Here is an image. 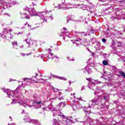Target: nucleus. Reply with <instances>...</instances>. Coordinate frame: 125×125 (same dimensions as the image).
<instances>
[{
  "label": "nucleus",
  "instance_id": "nucleus-48",
  "mask_svg": "<svg viewBox=\"0 0 125 125\" xmlns=\"http://www.w3.org/2000/svg\"><path fill=\"white\" fill-rule=\"evenodd\" d=\"M48 58H50V57H49V55H48Z\"/></svg>",
  "mask_w": 125,
  "mask_h": 125
},
{
  "label": "nucleus",
  "instance_id": "nucleus-49",
  "mask_svg": "<svg viewBox=\"0 0 125 125\" xmlns=\"http://www.w3.org/2000/svg\"><path fill=\"white\" fill-rule=\"evenodd\" d=\"M23 47V45L21 46V48H22Z\"/></svg>",
  "mask_w": 125,
  "mask_h": 125
},
{
  "label": "nucleus",
  "instance_id": "nucleus-8",
  "mask_svg": "<svg viewBox=\"0 0 125 125\" xmlns=\"http://www.w3.org/2000/svg\"><path fill=\"white\" fill-rule=\"evenodd\" d=\"M7 40H11L13 38V34L11 33H7L5 36Z\"/></svg>",
  "mask_w": 125,
  "mask_h": 125
},
{
  "label": "nucleus",
  "instance_id": "nucleus-5",
  "mask_svg": "<svg viewBox=\"0 0 125 125\" xmlns=\"http://www.w3.org/2000/svg\"><path fill=\"white\" fill-rule=\"evenodd\" d=\"M62 118L63 119L62 123L64 125H68V123H72V120L66 118L64 116H63Z\"/></svg>",
  "mask_w": 125,
  "mask_h": 125
},
{
  "label": "nucleus",
  "instance_id": "nucleus-27",
  "mask_svg": "<svg viewBox=\"0 0 125 125\" xmlns=\"http://www.w3.org/2000/svg\"><path fill=\"white\" fill-rule=\"evenodd\" d=\"M39 81H40V83H45V80H44L42 79H40Z\"/></svg>",
  "mask_w": 125,
  "mask_h": 125
},
{
  "label": "nucleus",
  "instance_id": "nucleus-47",
  "mask_svg": "<svg viewBox=\"0 0 125 125\" xmlns=\"http://www.w3.org/2000/svg\"><path fill=\"white\" fill-rule=\"evenodd\" d=\"M14 101H15L14 100H13L12 103H15L14 102Z\"/></svg>",
  "mask_w": 125,
  "mask_h": 125
},
{
  "label": "nucleus",
  "instance_id": "nucleus-16",
  "mask_svg": "<svg viewBox=\"0 0 125 125\" xmlns=\"http://www.w3.org/2000/svg\"><path fill=\"white\" fill-rule=\"evenodd\" d=\"M53 121H54V123L53 124V125H60V124H59L58 122H57V120L54 119Z\"/></svg>",
  "mask_w": 125,
  "mask_h": 125
},
{
  "label": "nucleus",
  "instance_id": "nucleus-23",
  "mask_svg": "<svg viewBox=\"0 0 125 125\" xmlns=\"http://www.w3.org/2000/svg\"><path fill=\"white\" fill-rule=\"evenodd\" d=\"M10 3H11L12 4H13V5L16 4V1H14V0H10Z\"/></svg>",
  "mask_w": 125,
  "mask_h": 125
},
{
  "label": "nucleus",
  "instance_id": "nucleus-31",
  "mask_svg": "<svg viewBox=\"0 0 125 125\" xmlns=\"http://www.w3.org/2000/svg\"><path fill=\"white\" fill-rule=\"evenodd\" d=\"M56 94H57V95H60H60H61L62 93L60 92H57Z\"/></svg>",
  "mask_w": 125,
  "mask_h": 125
},
{
  "label": "nucleus",
  "instance_id": "nucleus-25",
  "mask_svg": "<svg viewBox=\"0 0 125 125\" xmlns=\"http://www.w3.org/2000/svg\"><path fill=\"white\" fill-rule=\"evenodd\" d=\"M13 46H17V42H14L12 43Z\"/></svg>",
  "mask_w": 125,
  "mask_h": 125
},
{
  "label": "nucleus",
  "instance_id": "nucleus-61",
  "mask_svg": "<svg viewBox=\"0 0 125 125\" xmlns=\"http://www.w3.org/2000/svg\"><path fill=\"white\" fill-rule=\"evenodd\" d=\"M10 82H11V79H10Z\"/></svg>",
  "mask_w": 125,
  "mask_h": 125
},
{
  "label": "nucleus",
  "instance_id": "nucleus-12",
  "mask_svg": "<svg viewBox=\"0 0 125 125\" xmlns=\"http://www.w3.org/2000/svg\"><path fill=\"white\" fill-rule=\"evenodd\" d=\"M21 18H26V19H29L30 18V17H29V15H27V14L24 13V14H21Z\"/></svg>",
  "mask_w": 125,
  "mask_h": 125
},
{
  "label": "nucleus",
  "instance_id": "nucleus-21",
  "mask_svg": "<svg viewBox=\"0 0 125 125\" xmlns=\"http://www.w3.org/2000/svg\"><path fill=\"white\" fill-rule=\"evenodd\" d=\"M120 75H121V76H123V77L125 79V72H124L123 71H120Z\"/></svg>",
  "mask_w": 125,
  "mask_h": 125
},
{
  "label": "nucleus",
  "instance_id": "nucleus-43",
  "mask_svg": "<svg viewBox=\"0 0 125 125\" xmlns=\"http://www.w3.org/2000/svg\"><path fill=\"white\" fill-rule=\"evenodd\" d=\"M64 8V9H66V8H67V9H69V8H71V7H70V8H69V7H67V8H66V7H64V8Z\"/></svg>",
  "mask_w": 125,
  "mask_h": 125
},
{
  "label": "nucleus",
  "instance_id": "nucleus-18",
  "mask_svg": "<svg viewBox=\"0 0 125 125\" xmlns=\"http://www.w3.org/2000/svg\"><path fill=\"white\" fill-rule=\"evenodd\" d=\"M3 35H5V34H8V31L7 30V29L4 28L3 31Z\"/></svg>",
  "mask_w": 125,
  "mask_h": 125
},
{
  "label": "nucleus",
  "instance_id": "nucleus-41",
  "mask_svg": "<svg viewBox=\"0 0 125 125\" xmlns=\"http://www.w3.org/2000/svg\"><path fill=\"white\" fill-rule=\"evenodd\" d=\"M59 35L60 36V37H62V36H63V33L60 34Z\"/></svg>",
  "mask_w": 125,
  "mask_h": 125
},
{
  "label": "nucleus",
  "instance_id": "nucleus-29",
  "mask_svg": "<svg viewBox=\"0 0 125 125\" xmlns=\"http://www.w3.org/2000/svg\"><path fill=\"white\" fill-rule=\"evenodd\" d=\"M30 82H31V83H38V82H36V81L34 80H32L30 81Z\"/></svg>",
  "mask_w": 125,
  "mask_h": 125
},
{
  "label": "nucleus",
  "instance_id": "nucleus-30",
  "mask_svg": "<svg viewBox=\"0 0 125 125\" xmlns=\"http://www.w3.org/2000/svg\"><path fill=\"white\" fill-rule=\"evenodd\" d=\"M27 26L28 29H30L31 30V28H32V26L30 24H27Z\"/></svg>",
  "mask_w": 125,
  "mask_h": 125
},
{
  "label": "nucleus",
  "instance_id": "nucleus-53",
  "mask_svg": "<svg viewBox=\"0 0 125 125\" xmlns=\"http://www.w3.org/2000/svg\"><path fill=\"white\" fill-rule=\"evenodd\" d=\"M34 78H36V77L33 76V77H32V79H34Z\"/></svg>",
  "mask_w": 125,
  "mask_h": 125
},
{
  "label": "nucleus",
  "instance_id": "nucleus-6",
  "mask_svg": "<svg viewBox=\"0 0 125 125\" xmlns=\"http://www.w3.org/2000/svg\"><path fill=\"white\" fill-rule=\"evenodd\" d=\"M4 92H6L8 97L9 98H11L12 97H13L12 95H11V93L13 94V92L9 91L8 89H4L3 90Z\"/></svg>",
  "mask_w": 125,
  "mask_h": 125
},
{
  "label": "nucleus",
  "instance_id": "nucleus-28",
  "mask_svg": "<svg viewBox=\"0 0 125 125\" xmlns=\"http://www.w3.org/2000/svg\"><path fill=\"white\" fill-rule=\"evenodd\" d=\"M115 45H116V42H113V43L111 45L112 48H114V46H115Z\"/></svg>",
  "mask_w": 125,
  "mask_h": 125
},
{
  "label": "nucleus",
  "instance_id": "nucleus-3",
  "mask_svg": "<svg viewBox=\"0 0 125 125\" xmlns=\"http://www.w3.org/2000/svg\"><path fill=\"white\" fill-rule=\"evenodd\" d=\"M100 101H101L100 98H95L94 99L89 102L88 108H91L92 106H95V105H96V104H98Z\"/></svg>",
  "mask_w": 125,
  "mask_h": 125
},
{
  "label": "nucleus",
  "instance_id": "nucleus-24",
  "mask_svg": "<svg viewBox=\"0 0 125 125\" xmlns=\"http://www.w3.org/2000/svg\"><path fill=\"white\" fill-rule=\"evenodd\" d=\"M103 64L106 66V65H108V62L106 61H104L103 62Z\"/></svg>",
  "mask_w": 125,
  "mask_h": 125
},
{
  "label": "nucleus",
  "instance_id": "nucleus-56",
  "mask_svg": "<svg viewBox=\"0 0 125 125\" xmlns=\"http://www.w3.org/2000/svg\"><path fill=\"white\" fill-rule=\"evenodd\" d=\"M49 50H50V51H51V50L50 49H49Z\"/></svg>",
  "mask_w": 125,
  "mask_h": 125
},
{
  "label": "nucleus",
  "instance_id": "nucleus-45",
  "mask_svg": "<svg viewBox=\"0 0 125 125\" xmlns=\"http://www.w3.org/2000/svg\"><path fill=\"white\" fill-rule=\"evenodd\" d=\"M9 32H12V29H9Z\"/></svg>",
  "mask_w": 125,
  "mask_h": 125
},
{
  "label": "nucleus",
  "instance_id": "nucleus-40",
  "mask_svg": "<svg viewBox=\"0 0 125 125\" xmlns=\"http://www.w3.org/2000/svg\"><path fill=\"white\" fill-rule=\"evenodd\" d=\"M8 125H15L14 123H12L11 124H8Z\"/></svg>",
  "mask_w": 125,
  "mask_h": 125
},
{
  "label": "nucleus",
  "instance_id": "nucleus-58",
  "mask_svg": "<svg viewBox=\"0 0 125 125\" xmlns=\"http://www.w3.org/2000/svg\"><path fill=\"white\" fill-rule=\"evenodd\" d=\"M21 85H23V83H21Z\"/></svg>",
  "mask_w": 125,
  "mask_h": 125
},
{
  "label": "nucleus",
  "instance_id": "nucleus-34",
  "mask_svg": "<svg viewBox=\"0 0 125 125\" xmlns=\"http://www.w3.org/2000/svg\"><path fill=\"white\" fill-rule=\"evenodd\" d=\"M19 104L20 105H23L24 107H26V105H25V104H23V103H20Z\"/></svg>",
  "mask_w": 125,
  "mask_h": 125
},
{
  "label": "nucleus",
  "instance_id": "nucleus-35",
  "mask_svg": "<svg viewBox=\"0 0 125 125\" xmlns=\"http://www.w3.org/2000/svg\"><path fill=\"white\" fill-rule=\"evenodd\" d=\"M87 81H88V82H91V79L90 78L86 79Z\"/></svg>",
  "mask_w": 125,
  "mask_h": 125
},
{
  "label": "nucleus",
  "instance_id": "nucleus-7",
  "mask_svg": "<svg viewBox=\"0 0 125 125\" xmlns=\"http://www.w3.org/2000/svg\"><path fill=\"white\" fill-rule=\"evenodd\" d=\"M28 122H29V124H31L32 123V124L36 125H40V122H39V121L36 120H28Z\"/></svg>",
  "mask_w": 125,
  "mask_h": 125
},
{
  "label": "nucleus",
  "instance_id": "nucleus-20",
  "mask_svg": "<svg viewBox=\"0 0 125 125\" xmlns=\"http://www.w3.org/2000/svg\"><path fill=\"white\" fill-rule=\"evenodd\" d=\"M91 83H92V84H93L94 83H100L101 82L100 81H94V82L91 81Z\"/></svg>",
  "mask_w": 125,
  "mask_h": 125
},
{
  "label": "nucleus",
  "instance_id": "nucleus-39",
  "mask_svg": "<svg viewBox=\"0 0 125 125\" xmlns=\"http://www.w3.org/2000/svg\"><path fill=\"white\" fill-rule=\"evenodd\" d=\"M63 30H64V31H67V28H66L65 27H63Z\"/></svg>",
  "mask_w": 125,
  "mask_h": 125
},
{
  "label": "nucleus",
  "instance_id": "nucleus-19",
  "mask_svg": "<svg viewBox=\"0 0 125 125\" xmlns=\"http://www.w3.org/2000/svg\"><path fill=\"white\" fill-rule=\"evenodd\" d=\"M104 98L106 101H108V100L109 99V96L108 95H104Z\"/></svg>",
  "mask_w": 125,
  "mask_h": 125
},
{
  "label": "nucleus",
  "instance_id": "nucleus-54",
  "mask_svg": "<svg viewBox=\"0 0 125 125\" xmlns=\"http://www.w3.org/2000/svg\"><path fill=\"white\" fill-rule=\"evenodd\" d=\"M94 94H95V95L96 94V92H94Z\"/></svg>",
  "mask_w": 125,
  "mask_h": 125
},
{
  "label": "nucleus",
  "instance_id": "nucleus-4",
  "mask_svg": "<svg viewBox=\"0 0 125 125\" xmlns=\"http://www.w3.org/2000/svg\"><path fill=\"white\" fill-rule=\"evenodd\" d=\"M66 106V103L61 102L58 105H55V110L56 111H59L60 110H62L64 107Z\"/></svg>",
  "mask_w": 125,
  "mask_h": 125
},
{
  "label": "nucleus",
  "instance_id": "nucleus-15",
  "mask_svg": "<svg viewBox=\"0 0 125 125\" xmlns=\"http://www.w3.org/2000/svg\"><path fill=\"white\" fill-rule=\"evenodd\" d=\"M49 54L51 56H52V59H53V58H58V59H59V57H57V56H54L53 57V53H50Z\"/></svg>",
  "mask_w": 125,
  "mask_h": 125
},
{
  "label": "nucleus",
  "instance_id": "nucleus-33",
  "mask_svg": "<svg viewBox=\"0 0 125 125\" xmlns=\"http://www.w3.org/2000/svg\"><path fill=\"white\" fill-rule=\"evenodd\" d=\"M102 42H106V39H105V38H103V39H102Z\"/></svg>",
  "mask_w": 125,
  "mask_h": 125
},
{
  "label": "nucleus",
  "instance_id": "nucleus-38",
  "mask_svg": "<svg viewBox=\"0 0 125 125\" xmlns=\"http://www.w3.org/2000/svg\"><path fill=\"white\" fill-rule=\"evenodd\" d=\"M80 41H81V39H77L75 42H80Z\"/></svg>",
  "mask_w": 125,
  "mask_h": 125
},
{
  "label": "nucleus",
  "instance_id": "nucleus-2",
  "mask_svg": "<svg viewBox=\"0 0 125 125\" xmlns=\"http://www.w3.org/2000/svg\"><path fill=\"white\" fill-rule=\"evenodd\" d=\"M27 9L29 14H30L31 16H37V15L40 16V17H42V14L43 13L37 12V11H36L34 8L30 9L27 8Z\"/></svg>",
  "mask_w": 125,
  "mask_h": 125
},
{
  "label": "nucleus",
  "instance_id": "nucleus-60",
  "mask_svg": "<svg viewBox=\"0 0 125 125\" xmlns=\"http://www.w3.org/2000/svg\"><path fill=\"white\" fill-rule=\"evenodd\" d=\"M25 25H27V22L25 24Z\"/></svg>",
  "mask_w": 125,
  "mask_h": 125
},
{
  "label": "nucleus",
  "instance_id": "nucleus-14",
  "mask_svg": "<svg viewBox=\"0 0 125 125\" xmlns=\"http://www.w3.org/2000/svg\"><path fill=\"white\" fill-rule=\"evenodd\" d=\"M31 79L27 78H23L24 83H25V82L29 83V82H31Z\"/></svg>",
  "mask_w": 125,
  "mask_h": 125
},
{
  "label": "nucleus",
  "instance_id": "nucleus-32",
  "mask_svg": "<svg viewBox=\"0 0 125 125\" xmlns=\"http://www.w3.org/2000/svg\"><path fill=\"white\" fill-rule=\"evenodd\" d=\"M42 109L43 110H46V111H48V107H43Z\"/></svg>",
  "mask_w": 125,
  "mask_h": 125
},
{
  "label": "nucleus",
  "instance_id": "nucleus-13",
  "mask_svg": "<svg viewBox=\"0 0 125 125\" xmlns=\"http://www.w3.org/2000/svg\"><path fill=\"white\" fill-rule=\"evenodd\" d=\"M54 78H56L57 79H59V80H63V81H67V79L64 77H60V76H57L56 75L54 76Z\"/></svg>",
  "mask_w": 125,
  "mask_h": 125
},
{
  "label": "nucleus",
  "instance_id": "nucleus-44",
  "mask_svg": "<svg viewBox=\"0 0 125 125\" xmlns=\"http://www.w3.org/2000/svg\"><path fill=\"white\" fill-rule=\"evenodd\" d=\"M83 89H84V87H83L82 88V90H83Z\"/></svg>",
  "mask_w": 125,
  "mask_h": 125
},
{
  "label": "nucleus",
  "instance_id": "nucleus-59",
  "mask_svg": "<svg viewBox=\"0 0 125 125\" xmlns=\"http://www.w3.org/2000/svg\"><path fill=\"white\" fill-rule=\"evenodd\" d=\"M9 118H10V119H11V116H10V117H9Z\"/></svg>",
  "mask_w": 125,
  "mask_h": 125
},
{
  "label": "nucleus",
  "instance_id": "nucleus-62",
  "mask_svg": "<svg viewBox=\"0 0 125 125\" xmlns=\"http://www.w3.org/2000/svg\"><path fill=\"white\" fill-rule=\"evenodd\" d=\"M67 59H69V57L67 58Z\"/></svg>",
  "mask_w": 125,
  "mask_h": 125
},
{
  "label": "nucleus",
  "instance_id": "nucleus-11",
  "mask_svg": "<svg viewBox=\"0 0 125 125\" xmlns=\"http://www.w3.org/2000/svg\"><path fill=\"white\" fill-rule=\"evenodd\" d=\"M55 106L54 107H53V106L52 105V104H50L48 106V110H50L51 111H55Z\"/></svg>",
  "mask_w": 125,
  "mask_h": 125
},
{
  "label": "nucleus",
  "instance_id": "nucleus-37",
  "mask_svg": "<svg viewBox=\"0 0 125 125\" xmlns=\"http://www.w3.org/2000/svg\"><path fill=\"white\" fill-rule=\"evenodd\" d=\"M50 20H53V18L52 17H49Z\"/></svg>",
  "mask_w": 125,
  "mask_h": 125
},
{
  "label": "nucleus",
  "instance_id": "nucleus-10",
  "mask_svg": "<svg viewBox=\"0 0 125 125\" xmlns=\"http://www.w3.org/2000/svg\"><path fill=\"white\" fill-rule=\"evenodd\" d=\"M25 42L28 45H30V44H34V41H32V40H31V39H26L25 40Z\"/></svg>",
  "mask_w": 125,
  "mask_h": 125
},
{
  "label": "nucleus",
  "instance_id": "nucleus-1",
  "mask_svg": "<svg viewBox=\"0 0 125 125\" xmlns=\"http://www.w3.org/2000/svg\"><path fill=\"white\" fill-rule=\"evenodd\" d=\"M75 102L76 101H73L72 103V108L73 111H78V110L80 109L85 108V105H84V104H75Z\"/></svg>",
  "mask_w": 125,
  "mask_h": 125
},
{
  "label": "nucleus",
  "instance_id": "nucleus-26",
  "mask_svg": "<svg viewBox=\"0 0 125 125\" xmlns=\"http://www.w3.org/2000/svg\"><path fill=\"white\" fill-rule=\"evenodd\" d=\"M23 120L24 121V123H30V122H28V120H32V119H30L29 118H26V119H24Z\"/></svg>",
  "mask_w": 125,
  "mask_h": 125
},
{
  "label": "nucleus",
  "instance_id": "nucleus-51",
  "mask_svg": "<svg viewBox=\"0 0 125 125\" xmlns=\"http://www.w3.org/2000/svg\"><path fill=\"white\" fill-rule=\"evenodd\" d=\"M67 23H69V21L67 20Z\"/></svg>",
  "mask_w": 125,
  "mask_h": 125
},
{
  "label": "nucleus",
  "instance_id": "nucleus-57",
  "mask_svg": "<svg viewBox=\"0 0 125 125\" xmlns=\"http://www.w3.org/2000/svg\"><path fill=\"white\" fill-rule=\"evenodd\" d=\"M69 84H71V82H69Z\"/></svg>",
  "mask_w": 125,
  "mask_h": 125
},
{
  "label": "nucleus",
  "instance_id": "nucleus-36",
  "mask_svg": "<svg viewBox=\"0 0 125 125\" xmlns=\"http://www.w3.org/2000/svg\"><path fill=\"white\" fill-rule=\"evenodd\" d=\"M77 99L80 101H82L83 100V99H82L81 98H77Z\"/></svg>",
  "mask_w": 125,
  "mask_h": 125
},
{
  "label": "nucleus",
  "instance_id": "nucleus-55",
  "mask_svg": "<svg viewBox=\"0 0 125 125\" xmlns=\"http://www.w3.org/2000/svg\"><path fill=\"white\" fill-rule=\"evenodd\" d=\"M89 88H90V89H91V88H90L89 86Z\"/></svg>",
  "mask_w": 125,
  "mask_h": 125
},
{
  "label": "nucleus",
  "instance_id": "nucleus-17",
  "mask_svg": "<svg viewBox=\"0 0 125 125\" xmlns=\"http://www.w3.org/2000/svg\"><path fill=\"white\" fill-rule=\"evenodd\" d=\"M42 19L43 20V22H46V21H47V18H46L45 16H42Z\"/></svg>",
  "mask_w": 125,
  "mask_h": 125
},
{
  "label": "nucleus",
  "instance_id": "nucleus-42",
  "mask_svg": "<svg viewBox=\"0 0 125 125\" xmlns=\"http://www.w3.org/2000/svg\"><path fill=\"white\" fill-rule=\"evenodd\" d=\"M81 34L83 35V34H84V32H81Z\"/></svg>",
  "mask_w": 125,
  "mask_h": 125
},
{
  "label": "nucleus",
  "instance_id": "nucleus-46",
  "mask_svg": "<svg viewBox=\"0 0 125 125\" xmlns=\"http://www.w3.org/2000/svg\"><path fill=\"white\" fill-rule=\"evenodd\" d=\"M75 93H73V94H71V95H75Z\"/></svg>",
  "mask_w": 125,
  "mask_h": 125
},
{
  "label": "nucleus",
  "instance_id": "nucleus-63",
  "mask_svg": "<svg viewBox=\"0 0 125 125\" xmlns=\"http://www.w3.org/2000/svg\"><path fill=\"white\" fill-rule=\"evenodd\" d=\"M19 87H20V85L19 86Z\"/></svg>",
  "mask_w": 125,
  "mask_h": 125
},
{
  "label": "nucleus",
  "instance_id": "nucleus-22",
  "mask_svg": "<svg viewBox=\"0 0 125 125\" xmlns=\"http://www.w3.org/2000/svg\"><path fill=\"white\" fill-rule=\"evenodd\" d=\"M21 55H22L23 57L26 56H26H29V55H31V53H28V54L21 53Z\"/></svg>",
  "mask_w": 125,
  "mask_h": 125
},
{
  "label": "nucleus",
  "instance_id": "nucleus-9",
  "mask_svg": "<svg viewBox=\"0 0 125 125\" xmlns=\"http://www.w3.org/2000/svg\"><path fill=\"white\" fill-rule=\"evenodd\" d=\"M35 106H38L37 107V108H41L42 105H43V104H42V101H40V102H35Z\"/></svg>",
  "mask_w": 125,
  "mask_h": 125
},
{
  "label": "nucleus",
  "instance_id": "nucleus-52",
  "mask_svg": "<svg viewBox=\"0 0 125 125\" xmlns=\"http://www.w3.org/2000/svg\"><path fill=\"white\" fill-rule=\"evenodd\" d=\"M36 77L38 76V74L37 73L36 74Z\"/></svg>",
  "mask_w": 125,
  "mask_h": 125
},
{
  "label": "nucleus",
  "instance_id": "nucleus-50",
  "mask_svg": "<svg viewBox=\"0 0 125 125\" xmlns=\"http://www.w3.org/2000/svg\"><path fill=\"white\" fill-rule=\"evenodd\" d=\"M56 90H58V89H55V91H56Z\"/></svg>",
  "mask_w": 125,
  "mask_h": 125
},
{
  "label": "nucleus",
  "instance_id": "nucleus-64",
  "mask_svg": "<svg viewBox=\"0 0 125 125\" xmlns=\"http://www.w3.org/2000/svg\"><path fill=\"white\" fill-rule=\"evenodd\" d=\"M86 109H87V107H86Z\"/></svg>",
  "mask_w": 125,
  "mask_h": 125
}]
</instances>
